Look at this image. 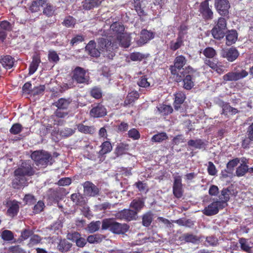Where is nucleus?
Returning a JSON list of instances; mask_svg holds the SVG:
<instances>
[{
	"mask_svg": "<svg viewBox=\"0 0 253 253\" xmlns=\"http://www.w3.org/2000/svg\"><path fill=\"white\" fill-rule=\"evenodd\" d=\"M117 48V43L112 42L111 40L104 37L98 39V44L94 41H91L86 45L85 49L88 54L94 57H97L102 54L109 59H112L115 55L114 50Z\"/></svg>",
	"mask_w": 253,
	"mask_h": 253,
	"instance_id": "obj_1",
	"label": "nucleus"
},
{
	"mask_svg": "<svg viewBox=\"0 0 253 253\" xmlns=\"http://www.w3.org/2000/svg\"><path fill=\"white\" fill-rule=\"evenodd\" d=\"M35 172L31 161L22 162L21 166L14 171L15 178L12 183L13 187L20 189L26 186L28 180L27 177L33 175Z\"/></svg>",
	"mask_w": 253,
	"mask_h": 253,
	"instance_id": "obj_2",
	"label": "nucleus"
},
{
	"mask_svg": "<svg viewBox=\"0 0 253 253\" xmlns=\"http://www.w3.org/2000/svg\"><path fill=\"white\" fill-rule=\"evenodd\" d=\"M128 228L127 224L118 223L111 219H106L102 221V229H108L115 234H124L127 231Z\"/></svg>",
	"mask_w": 253,
	"mask_h": 253,
	"instance_id": "obj_3",
	"label": "nucleus"
},
{
	"mask_svg": "<svg viewBox=\"0 0 253 253\" xmlns=\"http://www.w3.org/2000/svg\"><path fill=\"white\" fill-rule=\"evenodd\" d=\"M31 157L35 162L36 165L40 168H44L48 164H52L50 162L52 160L51 156L45 151H34L32 153Z\"/></svg>",
	"mask_w": 253,
	"mask_h": 253,
	"instance_id": "obj_4",
	"label": "nucleus"
},
{
	"mask_svg": "<svg viewBox=\"0 0 253 253\" xmlns=\"http://www.w3.org/2000/svg\"><path fill=\"white\" fill-rule=\"evenodd\" d=\"M124 30L123 25L119 22H114L110 25L109 32L105 33L103 37L112 40V42L116 39L119 40L121 37V35L124 33Z\"/></svg>",
	"mask_w": 253,
	"mask_h": 253,
	"instance_id": "obj_5",
	"label": "nucleus"
},
{
	"mask_svg": "<svg viewBox=\"0 0 253 253\" xmlns=\"http://www.w3.org/2000/svg\"><path fill=\"white\" fill-rule=\"evenodd\" d=\"M222 202H219L217 199H214L211 203L203 211V213L207 216H211L217 214L220 209L224 207L222 205Z\"/></svg>",
	"mask_w": 253,
	"mask_h": 253,
	"instance_id": "obj_6",
	"label": "nucleus"
},
{
	"mask_svg": "<svg viewBox=\"0 0 253 253\" xmlns=\"http://www.w3.org/2000/svg\"><path fill=\"white\" fill-rule=\"evenodd\" d=\"M194 72L193 69L190 66H188L185 69V73L186 74H187V75L183 79V87L187 90L191 89L195 85V79L193 76Z\"/></svg>",
	"mask_w": 253,
	"mask_h": 253,
	"instance_id": "obj_7",
	"label": "nucleus"
},
{
	"mask_svg": "<svg viewBox=\"0 0 253 253\" xmlns=\"http://www.w3.org/2000/svg\"><path fill=\"white\" fill-rule=\"evenodd\" d=\"M73 80L78 83H87L88 76L83 68L78 67L74 71Z\"/></svg>",
	"mask_w": 253,
	"mask_h": 253,
	"instance_id": "obj_8",
	"label": "nucleus"
},
{
	"mask_svg": "<svg viewBox=\"0 0 253 253\" xmlns=\"http://www.w3.org/2000/svg\"><path fill=\"white\" fill-rule=\"evenodd\" d=\"M248 73L242 70L240 72H230L223 76V79L225 82L236 81L247 77Z\"/></svg>",
	"mask_w": 253,
	"mask_h": 253,
	"instance_id": "obj_9",
	"label": "nucleus"
},
{
	"mask_svg": "<svg viewBox=\"0 0 253 253\" xmlns=\"http://www.w3.org/2000/svg\"><path fill=\"white\" fill-rule=\"evenodd\" d=\"M173 184V193L177 198H180L182 196V184L181 176L179 175L174 176Z\"/></svg>",
	"mask_w": 253,
	"mask_h": 253,
	"instance_id": "obj_10",
	"label": "nucleus"
},
{
	"mask_svg": "<svg viewBox=\"0 0 253 253\" xmlns=\"http://www.w3.org/2000/svg\"><path fill=\"white\" fill-rule=\"evenodd\" d=\"M186 63V59L182 55L177 56L174 62V65L170 67V71L172 75H178V71L182 68Z\"/></svg>",
	"mask_w": 253,
	"mask_h": 253,
	"instance_id": "obj_11",
	"label": "nucleus"
},
{
	"mask_svg": "<svg viewBox=\"0 0 253 253\" xmlns=\"http://www.w3.org/2000/svg\"><path fill=\"white\" fill-rule=\"evenodd\" d=\"M215 6L218 13L221 15H227L230 7L227 0H216Z\"/></svg>",
	"mask_w": 253,
	"mask_h": 253,
	"instance_id": "obj_12",
	"label": "nucleus"
},
{
	"mask_svg": "<svg viewBox=\"0 0 253 253\" xmlns=\"http://www.w3.org/2000/svg\"><path fill=\"white\" fill-rule=\"evenodd\" d=\"M116 216L118 218L130 221L136 218V212L134 210L125 209L118 212Z\"/></svg>",
	"mask_w": 253,
	"mask_h": 253,
	"instance_id": "obj_13",
	"label": "nucleus"
},
{
	"mask_svg": "<svg viewBox=\"0 0 253 253\" xmlns=\"http://www.w3.org/2000/svg\"><path fill=\"white\" fill-rule=\"evenodd\" d=\"M200 11L204 18L206 20L211 19L213 17V12L209 7V4L207 1H204L201 3Z\"/></svg>",
	"mask_w": 253,
	"mask_h": 253,
	"instance_id": "obj_14",
	"label": "nucleus"
},
{
	"mask_svg": "<svg viewBox=\"0 0 253 253\" xmlns=\"http://www.w3.org/2000/svg\"><path fill=\"white\" fill-rule=\"evenodd\" d=\"M239 53L238 50L233 47L228 49L224 50L222 51V56L226 58L228 61L233 62L238 57Z\"/></svg>",
	"mask_w": 253,
	"mask_h": 253,
	"instance_id": "obj_15",
	"label": "nucleus"
},
{
	"mask_svg": "<svg viewBox=\"0 0 253 253\" xmlns=\"http://www.w3.org/2000/svg\"><path fill=\"white\" fill-rule=\"evenodd\" d=\"M84 194L88 196H94L98 193V189L93 183L86 181L84 184Z\"/></svg>",
	"mask_w": 253,
	"mask_h": 253,
	"instance_id": "obj_16",
	"label": "nucleus"
},
{
	"mask_svg": "<svg viewBox=\"0 0 253 253\" xmlns=\"http://www.w3.org/2000/svg\"><path fill=\"white\" fill-rule=\"evenodd\" d=\"M111 41H112L111 40ZM130 39L129 35L125 33L121 35V37H120L119 40L116 39L112 42L117 43V47L119 45H120L125 48L128 47L130 45Z\"/></svg>",
	"mask_w": 253,
	"mask_h": 253,
	"instance_id": "obj_17",
	"label": "nucleus"
},
{
	"mask_svg": "<svg viewBox=\"0 0 253 253\" xmlns=\"http://www.w3.org/2000/svg\"><path fill=\"white\" fill-rule=\"evenodd\" d=\"M106 114V110L101 104H98L90 111V115L93 117H102Z\"/></svg>",
	"mask_w": 253,
	"mask_h": 253,
	"instance_id": "obj_18",
	"label": "nucleus"
},
{
	"mask_svg": "<svg viewBox=\"0 0 253 253\" xmlns=\"http://www.w3.org/2000/svg\"><path fill=\"white\" fill-rule=\"evenodd\" d=\"M154 38V34L148 30H142L140 33V38L138 41L139 45L143 44Z\"/></svg>",
	"mask_w": 253,
	"mask_h": 253,
	"instance_id": "obj_19",
	"label": "nucleus"
},
{
	"mask_svg": "<svg viewBox=\"0 0 253 253\" xmlns=\"http://www.w3.org/2000/svg\"><path fill=\"white\" fill-rule=\"evenodd\" d=\"M239 243L240 245V247L243 251L247 253H253L252 252V248L253 244L247 239L244 238H241L239 240Z\"/></svg>",
	"mask_w": 253,
	"mask_h": 253,
	"instance_id": "obj_20",
	"label": "nucleus"
},
{
	"mask_svg": "<svg viewBox=\"0 0 253 253\" xmlns=\"http://www.w3.org/2000/svg\"><path fill=\"white\" fill-rule=\"evenodd\" d=\"M231 191L228 188H223L221 191V194L219 196L218 201L219 202H222V205L225 207L227 206V202L230 199V195Z\"/></svg>",
	"mask_w": 253,
	"mask_h": 253,
	"instance_id": "obj_21",
	"label": "nucleus"
},
{
	"mask_svg": "<svg viewBox=\"0 0 253 253\" xmlns=\"http://www.w3.org/2000/svg\"><path fill=\"white\" fill-rule=\"evenodd\" d=\"M0 63L5 69H10L13 66L14 59L9 55L4 56L0 59Z\"/></svg>",
	"mask_w": 253,
	"mask_h": 253,
	"instance_id": "obj_22",
	"label": "nucleus"
},
{
	"mask_svg": "<svg viewBox=\"0 0 253 253\" xmlns=\"http://www.w3.org/2000/svg\"><path fill=\"white\" fill-rule=\"evenodd\" d=\"M238 38V34L236 30L229 31L226 36V44L229 46L235 43Z\"/></svg>",
	"mask_w": 253,
	"mask_h": 253,
	"instance_id": "obj_23",
	"label": "nucleus"
},
{
	"mask_svg": "<svg viewBox=\"0 0 253 253\" xmlns=\"http://www.w3.org/2000/svg\"><path fill=\"white\" fill-rule=\"evenodd\" d=\"M104 0H84L83 7L84 9L90 10L94 7L98 6Z\"/></svg>",
	"mask_w": 253,
	"mask_h": 253,
	"instance_id": "obj_24",
	"label": "nucleus"
},
{
	"mask_svg": "<svg viewBox=\"0 0 253 253\" xmlns=\"http://www.w3.org/2000/svg\"><path fill=\"white\" fill-rule=\"evenodd\" d=\"M19 207L17 202L15 201L10 202L7 211V214L10 217L15 216L19 211Z\"/></svg>",
	"mask_w": 253,
	"mask_h": 253,
	"instance_id": "obj_25",
	"label": "nucleus"
},
{
	"mask_svg": "<svg viewBox=\"0 0 253 253\" xmlns=\"http://www.w3.org/2000/svg\"><path fill=\"white\" fill-rule=\"evenodd\" d=\"M185 99V95L182 92H178L175 94V100L174 102V107L176 110H178L181 104H182Z\"/></svg>",
	"mask_w": 253,
	"mask_h": 253,
	"instance_id": "obj_26",
	"label": "nucleus"
},
{
	"mask_svg": "<svg viewBox=\"0 0 253 253\" xmlns=\"http://www.w3.org/2000/svg\"><path fill=\"white\" fill-rule=\"evenodd\" d=\"M189 146L194 147L196 149H202L205 148L207 145L206 142L201 139H197L196 140H190L188 142Z\"/></svg>",
	"mask_w": 253,
	"mask_h": 253,
	"instance_id": "obj_27",
	"label": "nucleus"
},
{
	"mask_svg": "<svg viewBox=\"0 0 253 253\" xmlns=\"http://www.w3.org/2000/svg\"><path fill=\"white\" fill-rule=\"evenodd\" d=\"M41 59L39 56H33L32 62L30 64L29 69L30 75L33 74L37 71Z\"/></svg>",
	"mask_w": 253,
	"mask_h": 253,
	"instance_id": "obj_28",
	"label": "nucleus"
},
{
	"mask_svg": "<svg viewBox=\"0 0 253 253\" xmlns=\"http://www.w3.org/2000/svg\"><path fill=\"white\" fill-rule=\"evenodd\" d=\"M222 114L227 115L228 114L235 115L238 112L237 109L230 106L229 103L222 102L221 104Z\"/></svg>",
	"mask_w": 253,
	"mask_h": 253,
	"instance_id": "obj_29",
	"label": "nucleus"
},
{
	"mask_svg": "<svg viewBox=\"0 0 253 253\" xmlns=\"http://www.w3.org/2000/svg\"><path fill=\"white\" fill-rule=\"evenodd\" d=\"M72 100L70 98L65 99L61 98L55 103V105L58 108L61 109H66L68 108Z\"/></svg>",
	"mask_w": 253,
	"mask_h": 253,
	"instance_id": "obj_30",
	"label": "nucleus"
},
{
	"mask_svg": "<svg viewBox=\"0 0 253 253\" xmlns=\"http://www.w3.org/2000/svg\"><path fill=\"white\" fill-rule=\"evenodd\" d=\"M139 97V94L137 91H132L129 92L126 96V98L124 102L125 105H128L133 102Z\"/></svg>",
	"mask_w": 253,
	"mask_h": 253,
	"instance_id": "obj_31",
	"label": "nucleus"
},
{
	"mask_svg": "<svg viewBox=\"0 0 253 253\" xmlns=\"http://www.w3.org/2000/svg\"><path fill=\"white\" fill-rule=\"evenodd\" d=\"M78 130L85 134H93L95 132V129L93 126H85L82 124L77 125Z\"/></svg>",
	"mask_w": 253,
	"mask_h": 253,
	"instance_id": "obj_32",
	"label": "nucleus"
},
{
	"mask_svg": "<svg viewBox=\"0 0 253 253\" xmlns=\"http://www.w3.org/2000/svg\"><path fill=\"white\" fill-rule=\"evenodd\" d=\"M157 110L159 113L163 115H167L172 113L173 109L169 105L160 104L157 107Z\"/></svg>",
	"mask_w": 253,
	"mask_h": 253,
	"instance_id": "obj_33",
	"label": "nucleus"
},
{
	"mask_svg": "<svg viewBox=\"0 0 253 253\" xmlns=\"http://www.w3.org/2000/svg\"><path fill=\"white\" fill-rule=\"evenodd\" d=\"M72 201L77 205L83 206L85 203V201L83 197L79 193H74L71 196Z\"/></svg>",
	"mask_w": 253,
	"mask_h": 253,
	"instance_id": "obj_34",
	"label": "nucleus"
},
{
	"mask_svg": "<svg viewBox=\"0 0 253 253\" xmlns=\"http://www.w3.org/2000/svg\"><path fill=\"white\" fill-rule=\"evenodd\" d=\"M72 247V244L66 240H61L57 246L58 249L61 252H68Z\"/></svg>",
	"mask_w": 253,
	"mask_h": 253,
	"instance_id": "obj_35",
	"label": "nucleus"
},
{
	"mask_svg": "<svg viewBox=\"0 0 253 253\" xmlns=\"http://www.w3.org/2000/svg\"><path fill=\"white\" fill-rule=\"evenodd\" d=\"M144 203L141 200H134L130 204V207L134 210V211L136 212V214L144 207Z\"/></svg>",
	"mask_w": 253,
	"mask_h": 253,
	"instance_id": "obj_36",
	"label": "nucleus"
},
{
	"mask_svg": "<svg viewBox=\"0 0 253 253\" xmlns=\"http://www.w3.org/2000/svg\"><path fill=\"white\" fill-rule=\"evenodd\" d=\"M224 30L218 27H214L211 30V34L214 39L220 40L224 36Z\"/></svg>",
	"mask_w": 253,
	"mask_h": 253,
	"instance_id": "obj_37",
	"label": "nucleus"
},
{
	"mask_svg": "<svg viewBox=\"0 0 253 253\" xmlns=\"http://www.w3.org/2000/svg\"><path fill=\"white\" fill-rule=\"evenodd\" d=\"M101 149L99 151V154L101 155H104L111 151L112 147L111 144L109 141L104 142L101 145Z\"/></svg>",
	"mask_w": 253,
	"mask_h": 253,
	"instance_id": "obj_38",
	"label": "nucleus"
},
{
	"mask_svg": "<svg viewBox=\"0 0 253 253\" xmlns=\"http://www.w3.org/2000/svg\"><path fill=\"white\" fill-rule=\"evenodd\" d=\"M168 138V135L165 132H161L154 135L151 138L153 142H161Z\"/></svg>",
	"mask_w": 253,
	"mask_h": 253,
	"instance_id": "obj_39",
	"label": "nucleus"
},
{
	"mask_svg": "<svg viewBox=\"0 0 253 253\" xmlns=\"http://www.w3.org/2000/svg\"><path fill=\"white\" fill-rule=\"evenodd\" d=\"M153 218V213L149 211L144 214L142 218V223L144 226H149L152 222Z\"/></svg>",
	"mask_w": 253,
	"mask_h": 253,
	"instance_id": "obj_40",
	"label": "nucleus"
},
{
	"mask_svg": "<svg viewBox=\"0 0 253 253\" xmlns=\"http://www.w3.org/2000/svg\"><path fill=\"white\" fill-rule=\"evenodd\" d=\"M40 1L41 0H35L32 2L30 7V10L31 11V12H36L40 10L41 8L44 3L43 2H41Z\"/></svg>",
	"mask_w": 253,
	"mask_h": 253,
	"instance_id": "obj_41",
	"label": "nucleus"
},
{
	"mask_svg": "<svg viewBox=\"0 0 253 253\" xmlns=\"http://www.w3.org/2000/svg\"><path fill=\"white\" fill-rule=\"evenodd\" d=\"M76 129V128L73 129L71 128L65 127L60 131V135L61 136L63 137H69L75 132Z\"/></svg>",
	"mask_w": 253,
	"mask_h": 253,
	"instance_id": "obj_42",
	"label": "nucleus"
},
{
	"mask_svg": "<svg viewBox=\"0 0 253 253\" xmlns=\"http://www.w3.org/2000/svg\"><path fill=\"white\" fill-rule=\"evenodd\" d=\"M100 225V221H92L88 224L87 226L88 230L90 233L95 232L99 229Z\"/></svg>",
	"mask_w": 253,
	"mask_h": 253,
	"instance_id": "obj_43",
	"label": "nucleus"
},
{
	"mask_svg": "<svg viewBox=\"0 0 253 253\" xmlns=\"http://www.w3.org/2000/svg\"><path fill=\"white\" fill-rule=\"evenodd\" d=\"M188 28L187 27L184 25L182 24L180 26L179 28V31L178 33V38H181V39L183 41L185 40L187 36V31Z\"/></svg>",
	"mask_w": 253,
	"mask_h": 253,
	"instance_id": "obj_44",
	"label": "nucleus"
},
{
	"mask_svg": "<svg viewBox=\"0 0 253 253\" xmlns=\"http://www.w3.org/2000/svg\"><path fill=\"white\" fill-rule=\"evenodd\" d=\"M1 237L3 240L9 241L13 240V234L11 231L5 230L2 232Z\"/></svg>",
	"mask_w": 253,
	"mask_h": 253,
	"instance_id": "obj_45",
	"label": "nucleus"
},
{
	"mask_svg": "<svg viewBox=\"0 0 253 253\" xmlns=\"http://www.w3.org/2000/svg\"><path fill=\"white\" fill-rule=\"evenodd\" d=\"M182 238L187 242L196 243L199 241L197 236L191 234H184L183 235Z\"/></svg>",
	"mask_w": 253,
	"mask_h": 253,
	"instance_id": "obj_46",
	"label": "nucleus"
},
{
	"mask_svg": "<svg viewBox=\"0 0 253 253\" xmlns=\"http://www.w3.org/2000/svg\"><path fill=\"white\" fill-rule=\"evenodd\" d=\"M45 89L44 85H40L39 86L34 87L32 89L31 95L34 96L42 94Z\"/></svg>",
	"mask_w": 253,
	"mask_h": 253,
	"instance_id": "obj_47",
	"label": "nucleus"
},
{
	"mask_svg": "<svg viewBox=\"0 0 253 253\" xmlns=\"http://www.w3.org/2000/svg\"><path fill=\"white\" fill-rule=\"evenodd\" d=\"M183 41L181 38H177L176 41L171 42L170 43V48L172 50H176L178 49L182 44Z\"/></svg>",
	"mask_w": 253,
	"mask_h": 253,
	"instance_id": "obj_48",
	"label": "nucleus"
},
{
	"mask_svg": "<svg viewBox=\"0 0 253 253\" xmlns=\"http://www.w3.org/2000/svg\"><path fill=\"white\" fill-rule=\"evenodd\" d=\"M41 241V238L37 235H33L31 237L30 241L28 243V246L30 247H32L39 243Z\"/></svg>",
	"mask_w": 253,
	"mask_h": 253,
	"instance_id": "obj_49",
	"label": "nucleus"
},
{
	"mask_svg": "<svg viewBox=\"0 0 253 253\" xmlns=\"http://www.w3.org/2000/svg\"><path fill=\"white\" fill-rule=\"evenodd\" d=\"M248 168L246 165L241 164L236 170V174L238 176H243L248 171Z\"/></svg>",
	"mask_w": 253,
	"mask_h": 253,
	"instance_id": "obj_50",
	"label": "nucleus"
},
{
	"mask_svg": "<svg viewBox=\"0 0 253 253\" xmlns=\"http://www.w3.org/2000/svg\"><path fill=\"white\" fill-rule=\"evenodd\" d=\"M203 54L206 57L212 58L215 56L216 52L213 48L207 47L203 51Z\"/></svg>",
	"mask_w": 253,
	"mask_h": 253,
	"instance_id": "obj_51",
	"label": "nucleus"
},
{
	"mask_svg": "<svg viewBox=\"0 0 253 253\" xmlns=\"http://www.w3.org/2000/svg\"><path fill=\"white\" fill-rule=\"evenodd\" d=\"M128 135L129 137L133 139V140H137L140 137L139 131L135 128L130 129L128 131Z\"/></svg>",
	"mask_w": 253,
	"mask_h": 253,
	"instance_id": "obj_52",
	"label": "nucleus"
},
{
	"mask_svg": "<svg viewBox=\"0 0 253 253\" xmlns=\"http://www.w3.org/2000/svg\"><path fill=\"white\" fill-rule=\"evenodd\" d=\"M48 60L50 62H57L59 60V57L56 51L49 50L48 52Z\"/></svg>",
	"mask_w": 253,
	"mask_h": 253,
	"instance_id": "obj_53",
	"label": "nucleus"
},
{
	"mask_svg": "<svg viewBox=\"0 0 253 253\" xmlns=\"http://www.w3.org/2000/svg\"><path fill=\"white\" fill-rule=\"evenodd\" d=\"M22 129V126L20 124H14L10 129V132L13 134H17L20 133Z\"/></svg>",
	"mask_w": 253,
	"mask_h": 253,
	"instance_id": "obj_54",
	"label": "nucleus"
},
{
	"mask_svg": "<svg viewBox=\"0 0 253 253\" xmlns=\"http://www.w3.org/2000/svg\"><path fill=\"white\" fill-rule=\"evenodd\" d=\"M54 12V7L50 4H46V7L44 8L43 12L48 16H52Z\"/></svg>",
	"mask_w": 253,
	"mask_h": 253,
	"instance_id": "obj_55",
	"label": "nucleus"
},
{
	"mask_svg": "<svg viewBox=\"0 0 253 253\" xmlns=\"http://www.w3.org/2000/svg\"><path fill=\"white\" fill-rule=\"evenodd\" d=\"M44 207V204L43 202L39 201L33 208L34 212L38 213L41 212Z\"/></svg>",
	"mask_w": 253,
	"mask_h": 253,
	"instance_id": "obj_56",
	"label": "nucleus"
},
{
	"mask_svg": "<svg viewBox=\"0 0 253 253\" xmlns=\"http://www.w3.org/2000/svg\"><path fill=\"white\" fill-rule=\"evenodd\" d=\"M144 57V55L139 52H133L130 55V59L134 61H141Z\"/></svg>",
	"mask_w": 253,
	"mask_h": 253,
	"instance_id": "obj_57",
	"label": "nucleus"
},
{
	"mask_svg": "<svg viewBox=\"0 0 253 253\" xmlns=\"http://www.w3.org/2000/svg\"><path fill=\"white\" fill-rule=\"evenodd\" d=\"M0 29L4 30L8 32L11 30L12 25L7 21H3L0 23Z\"/></svg>",
	"mask_w": 253,
	"mask_h": 253,
	"instance_id": "obj_58",
	"label": "nucleus"
},
{
	"mask_svg": "<svg viewBox=\"0 0 253 253\" xmlns=\"http://www.w3.org/2000/svg\"><path fill=\"white\" fill-rule=\"evenodd\" d=\"M208 172L211 175H215L217 173V170L215 167L211 162L208 163Z\"/></svg>",
	"mask_w": 253,
	"mask_h": 253,
	"instance_id": "obj_59",
	"label": "nucleus"
},
{
	"mask_svg": "<svg viewBox=\"0 0 253 253\" xmlns=\"http://www.w3.org/2000/svg\"><path fill=\"white\" fill-rule=\"evenodd\" d=\"M137 84L139 86L144 88L148 87L150 85V83L147 81V79L145 77H141Z\"/></svg>",
	"mask_w": 253,
	"mask_h": 253,
	"instance_id": "obj_60",
	"label": "nucleus"
},
{
	"mask_svg": "<svg viewBox=\"0 0 253 253\" xmlns=\"http://www.w3.org/2000/svg\"><path fill=\"white\" fill-rule=\"evenodd\" d=\"M217 241L216 238L209 236L207 237L205 244L206 246H216L217 244Z\"/></svg>",
	"mask_w": 253,
	"mask_h": 253,
	"instance_id": "obj_61",
	"label": "nucleus"
},
{
	"mask_svg": "<svg viewBox=\"0 0 253 253\" xmlns=\"http://www.w3.org/2000/svg\"><path fill=\"white\" fill-rule=\"evenodd\" d=\"M33 88L32 87V84L30 82L26 83L22 87V90L24 93L31 94Z\"/></svg>",
	"mask_w": 253,
	"mask_h": 253,
	"instance_id": "obj_62",
	"label": "nucleus"
},
{
	"mask_svg": "<svg viewBox=\"0 0 253 253\" xmlns=\"http://www.w3.org/2000/svg\"><path fill=\"white\" fill-rule=\"evenodd\" d=\"M24 200L27 204L29 205L34 204L36 202V199L35 198L34 196L31 194L26 195Z\"/></svg>",
	"mask_w": 253,
	"mask_h": 253,
	"instance_id": "obj_63",
	"label": "nucleus"
},
{
	"mask_svg": "<svg viewBox=\"0 0 253 253\" xmlns=\"http://www.w3.org/2000/svg\"><path fill=\"white\" fill-rule=\"evenodd\" d=\"M9 253H24L23 250L19 246H14L8 248Z\"/></svg>",
	"mask_w": 253,
	"mask_h": 253,
	"instance_id": "obj_64",
	"label": "nucleus"
}]
</instances>
